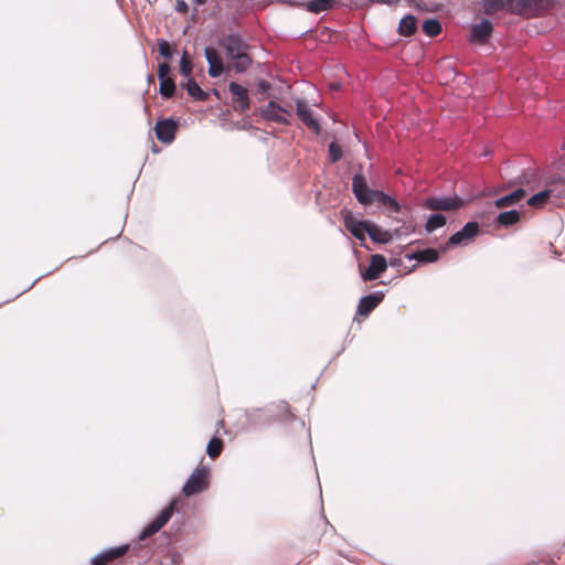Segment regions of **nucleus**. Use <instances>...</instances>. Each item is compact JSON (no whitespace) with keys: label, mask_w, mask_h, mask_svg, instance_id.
<instances>
[{"label":"nucleus","mask_w":565,"mask_h":565,"mask_svg":"<svg viewBox=\"0 0 565 565\" xmlns=\"http://www.w3.org/2000/svg\"><path fill=\"white\" fill-rule=\"evenodd\" d=\"M177 502L178 501L175 499L172 500L170 504L164 508L160 514L142 530L139 535V541H145L149 536L156 534L169 522L172 514L174 513Z\"/></svg>","instance_id":"f03ea898"},{"label":"nucleus","mask_w":565,"mask_h":565,"mask_svg":"<svg viewBox=\"0 0 565 565\" xmlns=\"http://www.w3.org/2000/svg\"><path fill=\"white\" fill-rule=\"evenodd\" d=\"M438 259V252L434 248H426V263H433Z\"/></svg>","instance_id":"f704fd0d"},{"label":"nucleus","mask_w":565,"mask_h":565,"mask_svg":"<svg viewBox=\"0 0 565 565\" xmlns=\"http://www.w3.org/2000/svg\"><path fill=\"white\" fill-rule=\"evenodd\" d=\"M525 198V191L523 189H516L512 193L504 195L495 201L497 207H504L514 205Z\"/></svg>","instance_id":"6ab92c4d"},{"label":"nucleus","mask_w":565,"mask_h":565,"mask_svg":"<svg viewBox=\"0 0 565 565\" xmlns=\"http://www.w3.org/2000/svg\"><path fill=\"white\" fill-rule=\"evenodd\" d=\"M441 32V24L436 19H426V36H436Z\"/></svg>","instance_id":"c756f323"},{"label":"nucleus","mask_w":565,"mask_h":565,"mask_svg":"<svg viewBox=\"0 0 565 565\" xmlns=\"http://www.w3.org/2000/svg\"><path fill=\"white\" fill-rule=\"evenodd\" d=\"M352 191L356 200L362 204H371L377 202L384 207L388 217H394L401 210L397 201L382 191L373 190L369 186L365 178L361 173H356L352 180Z\"/></svg>","instance_id":"f257e3e1"},{"label":"nucleus","mask_w":565,"mask_h":565,"mask_svg":"<svg viewBox=\"0 0 565 565\" xmlns=\"http://www.w3.org/2000/svg\"><path fill=\"white\" fill-rule=\"evenodd\" d=\"M416 30V20L413 15H406L404 17L398 24V32L404 35L408 36L413 34Z\"/></svg>","instance_id":"412c9836"},{"label":"nucleus","mask_w":565,"mask_h":565,"mask_svg":"<svg viewBox=\"0 0 565 565\" xmlns=\"http://www.w3.org/2000/svg\"><path fill=\"white\" fill-rule=\"evenodd\" d=\"M258 87H259L260 90L267 92L269 89L270 85L267 82H265V81H260L258 83Z\"/></svg>","instance_id":"e433bc0d"},{"label":"nucleus","mask_w":565,"mask_h":565,"mask_svg":"<svg viewBox=\"0 0 565 565\" xmlns=\"http://www.w3.org/2000/svg\"><path fill=\"white\" fill-rule=\"evenodd\" d=\"M344 224L347 230L358 239L363 241L369 235L370 222L359 221L351 214L345 215Z\"/></svg>","instance_id":"ddd939ff"},{"label":"nucleus","mask_w":565,"mask_h":565,"mask_svg":"<svg viewBox=\"0 0 565 565\" xmlns=\"http://www.w3.org/2000/svg\"><path fill=\"white\" fill-rule=\"evenodd\" d=\"M507 0H482V4L487 14H492L499 10H507Z\"/></svg>","instance_id":"bb28decb"},{"label":"nucleus","mask_w":565,"mask_h":565,"mask_svg":"<svg viewBox=\"0 0 565 565\" xmlns=\"http://www.w3.org/2000/svg\"><path fill=\"white\" fill-rule=\"evenodd\" d=\"M170 66L168 63H161L159 64V68H158V76H159V79H162V78H168V74L170 73Z\"/></svg>","instance_id":"72a5a7b5"},{"label":"nucleus","mask_w":565,"mask_h":565,"mask_svg":"<svg viewBox=\"0 0 565 565\" xmlns=\"http://www.w3.org/2000/svg\"><path fill=\"white\" fill-rule=\"evenodd\" d=\"M218 45L224 49L228 60L247 52L246 43L235 34H230L220 40Z\"/></svg>","instance_id":"423d86ee"},{"label":"nucleus","mask_w":565,"mask_h":565,"mask_svg":"<svg viewBox=\"0 0 565 565\" xmlns=\"http://www.w3.org/2000/svg\"><path fill=\"white\" fill-rule=\"evenodd\" d=\"M158 51L166 58H170L172 56V51L170 49V45L164 40H160L158 42Z\"/></svg>","instance_id":"473e14b6"},{"label":"nucleus","mask_w":565,"mask_h":565,"mask_svg":"<svg viewBox=\"0 0 565 565\" xmlns=\"http://www.w3.org/2000/svg\"><path fill=\"white\" fill-rule=\"evenodd\" d=\"M296 115L297 117L316 134H319L320 127L318 121L312 115L310 105L303 99H296Z\"/></svg>","instance_id":"0eeeda50"},{"label":"nucleus","mask_w":565,"mask_h":565,"mask_svg":"<svg viewBox=\"0 0 565 565\" xmlns=\"http://www.w3.org/2000/svg\"><path fill=\"white\" fill-rule=\"evenodd\" d=\"M228 89L233 97L235 110L246 111L250 105L247 89L235 82L230 83Z\"/></svg>","instance_id":"6e6552de"},{"label":"nucleus","mask_w":565,"mask_h":565,"mask_svg":"<svg viewBox=\"0 0 565 565\" xmlns=\"http://www.w3.org/2000/svg\"><path fill=\"white\" fill-rule=\"evenodd\" d=\"M382 300L381 296L369 295L361 298L358 312L361 316H367Z\"/></svg>","instance_id":"f3484780"},{"label":"nucleus","mask_w":565,"mask_h":565,"mask_svg":"<svg viewBox=\"0 0 565 565\" xmlns=\"http://www.w3.org/2000/svg\"><path fill=\"white\" fill-rule=\"evenodd\" d=\"M334 4V0H310L306 3L308 11L313 13H320L322 11L330 10Z\"/></svg>","instance_id":"aec40b11"},{"label":"nucleus","mask_w":565,"mask_h":565,"mask_svg":"<svg viewBox=\"0 0 565 565\" xmlns=\"http://www.w3.org/2000/svg\"><path fill=\"white\" fill-rule=\"evenodd\" d=\"M478 224L476 222L467 223L462 230L451 235L447 245H466L478 233Z\"/></svg>","instance_id":"9d476101"},{"label":"nucleus","mask_w":565,"mask_h":565,"mask_svg":"<svg viewBox=\"0 0 565 565\" xmlns=\"http://www.w3.org/2000/svg\"><path fill=\"white\" fill-rule=\"evenodd\" d=\"M329 156L332 162H337L342 157V150L340 146L335 142H331L329 145Z\"/></svg>","instance_id":"2f4dec72"},{"label":"nucleus","mask_w":565,"mask_h":565,"mask_svg":"<svg viewBox=\"0 0 565 565\" xmlns=\"http://www.w3.org/2000/svg\"><path fill=\"white\" fill-rule=\"evenodd\" d=\"M177 9H178V11H180V12H186V10H188V4H186L184 1H178V3H177Z\"/></svg>","instance_id":"c9c22d12"},{"label":"nucleus","mask_w":565,"mask_h":565,"mask_svg":"<svg viewBox=\"0 0 565 565\" xmlns=\"http://www.w3.org/2000/svg\"><path fill=\"white\" fill-rule=\"evenodd\" d=\"M207 469L205 467H199L184 483L182 492L186 497L200 493L207 488Z\"/></svg>","instance_id":"7ed1b4c3"},{"label":"nucleus","mask_w":565,"mask_h":565,"mask_svg":"<svg viewBox=\"0 0 565 565\" xmlns=\"http://www.w3.org/2000/svg\"><path fill=\"white\" fill-rule=\"evenodd\" d=\"M262 116L277 124H290L291 113L277 102L270 100L260 111Z\"/></svg>","instance_id":"39448f33"},{"label":"nucleus","mask_w":565,"mask_h":565,"mask_svg":"<svg viewBox=\"0 0 565 565\" xmlns=\"http://www.w3.org/2000/svg\"><path fill=\"white\" fill-rule=\"evenodd\" d=\"M552 191L551 190H544V191H541L534 195H532L529 200H527V204L530 206H534V207H541L543 206L547 199L550 198Z\"/></svg>","instance_id":"a878e982"},{"label":"nucleus","mask_w":565,"mask_h":565,"mask_svg":"<svg viewBox=\"0 0 565 565\" xmlns=\"http://www.w3.org/2000/svg\"><path fill=\"white\" fill-rule=\"evenodd\" d=\"M507 10L522 15H534L543 7V0H507Z\"/></svg>","instance_id":"20e7f679"},{"label":"nucleus","mask_w":565,"mask_h":565,"mask_svg":"<svg viewBox=\"0 0 565 565\" xmlns=\"http://www.w3.org/2000/svg\"><path fill=\"white\" fill-rule=\"evenodd\" d=\"M194 1H195V3H198V4H203V3H205V2H206V0H194Z\"/></svg>","instance_id":"58836bf2"},{"label":"nucleus","mask_w":565,"mask_h":565,"mask_svg":"<svg viewBox=\"0 0 565 565\" xmlns=\"http://www.w3.org/2000/svg\"><path fill=\"white\" fill-rule=\"evenodd\" d=\"M369 236L372 241L382 244H386L393 238V234L390 231L383 230L373 223H370Z\"/></svg>","instance_id":"a211bd4d"},{"label":"nucleus","mask_w":565,"mask_h":565,"mask_svg":"<svg viewBox=\"0 0 565 565\" xmlns=\"http://www.w3.org/2000/svg\"><path fill=\"white\" fill-rule=\"evenodd\" d=\"M446 224V217L440 213L431 214L426 218V233H430Z\"/></svg>","instance_id":"393cba45"},{"label":"nucleus","mask_w":565,"mask_h":565,"mask_svg":"<svg viewBox=\"0 0 565 565\" xmlns=\"http://www.w3.org/2000/svg\"><path fill=\"white\" fill-rule=\"evenodd\" d=\"M222 447H223V441L221 439L214 437L209 441L207 447H206V452L212 459H215L221 454Z\"/></svg>","instance_id":"cd10ccee"},{"label":"nucleus","mask_w":565,"mask_h":565,"mask_svg":"<svg viewBox=\"0 0 565 565\" xmlns=\"http://www.w3.org/2000/svg\"><path fill=\"white\" fill-rule=\"evenodd\" d=\"M128 545H121L118 547L109 548L98 555H96L92 563L93 565H107L108 562L122 556L128 551Z\"/></svg>","instance_id":"dca6fc26"},{"label":"nucleus","mask_w":565,"mask_h":565,"mask_svg":"<svg viewBox=\"0 0 565 565\" xmlns=\"http://www.w3.org/2000/svg\"><path fill=\"white\" fill-rule=\"evenodd\" d=\"M461 206V201L457 198H433L426 199V209L435 211H451Z\"/></svg>","instance_id":"9b49d317"},{"label":"nucleus","mask_w":565,"mask_h":565,"mask_svg":"<svg viewBox=\"0 0 565 565\" xmlns=\"http://www.w3.org/2000/svg\"><path fill=\"white\" fill-rule=\"evenodd\" d=\"M160 81V94L164 97H171L175 90L174 82L171 78H162Z\"/></svg>","instance_id":"c85d7f7f"},{"label":"nucleus","mask_w":565,"mask_h":565,"mask_svg":"<svg viewBox=\"0 0 565 565\" xmlns=\"http://www.w3.org/2000/svg\"><path fill=\"white\" fill-rule=\"evenodd\" d=\"M492 30V23L489 20L483 19L471 28L470 41L483 43L490 36Z\"/></svg>","instance_id":"4468645a"},{"label":"nucleus","mask_w":565,"mask_h":565,"mask_svg":"<svg viewBox=\"0 0 565 565\" xmlns=\"http://www.w3.org/2000/svg\"><path fill=\"white\" fill-rule=\"evenodd\" d=\"M204 55L209 63V75L211 77H218L224 71V65L217 52L214 49L205 47Z\"/></svg>","instance_id":"2eb2a0df"},{"label":"nucleus","mask_w":565,"mask_h":565,"mask_svg":"<svg viewBox=\"0 0 565 565\" xmlns=\"http://www.w3.org/2000/svg\"><path fill=\"white\" fill-rule=\"evenodd\" d=\"M415 258L418 259V260H424V250H418L415 254Z\"/></svg>","instance_id":"4c0bfd02"},{"label":"nucleus","mask_w":565,"mask_h":565,"mask_svg":"<svg viewBox=\"0 0 565 565\" xmlns=\"http://www.w3.org/2000/svg\"><path fill=\"white\" fill-rule=\"evenodd\" d=\"M387 268V263L384 256L380 254H375L371 256L369 267L362 271L363 280H374L376 279L385 269Z\"/></svg>","instance_id":"1a4fd4ad"},{"label":"nucleus","mask_w":565,"mask_h":565,"mask_svg":"<svg viewBox=\"0 0 565 565\" xmlns=\"http://www.w3.org/2000/svg\"><path fill=\"white\" fill-rule=\"evenodd\" d=\"M231 61V66L237 72L243 73L245 72L252 63L250 57L248 56L247 52L244 54L233 57Z\"/></svg>","instance_id":"4be33fe9"},{"label":"nucleus","mask_w":565,"mask_h":565,"mask_svg":"<svg viewBox=\"0 0 565 565\" xmlns=\"http://www.w3.org/2000/svg\"><path fill=\"white\" fill-rule=\"evenodd\" d=\"M191 72H192V62L189 60L188 55H186V52H183V55H182V58H181V62H180V73L185 77V78H191L190 75H191Z\"/></svg>","instance_id":"7c9ffc66"},{"label":"nucleus","mask_w":565,"mask_h":565,"mask_svg":"<svg viewBox=\"0 0 565 565\" xmlns=\"http://www.w3.org/2000/svg\"><path fill=\"white\" fill-rule=\"evenodd\" d=\"M156 136L163 143H171L174 139L177 125L172 119H163L157 122Z\"/></svg>","instance_id":"f8f14e48"},{"label":"nucleus","mask_w":565,"mask_h":565,"mask_svg":"<svg viewBox=\"0 0 565 565\" xmlns=\"http://www.w3.org/2000/svg\"><path fill=\"white\" fill-rule=\"evenodd\" d=\"M185 88L189 95L198 100H205L207 98V94L192 78L188 79Z\"/></svg>","instance_id":"5701e85b"},{"label":"nucleus","mask_w":565,"mask_h":565,"mask_svg":"<svg viewBox=\"0 0 565 565\" xmlns=\"http://www.w3.org/2000/svg\"><path fill=\"white\" fill-rule=\"evenodd\" d=\"M520 220V213L516 210L502 212L498 215L497 221L500 225L510 226Z\"/></svg>","instance_id":"b1692460"}]
</instances>
